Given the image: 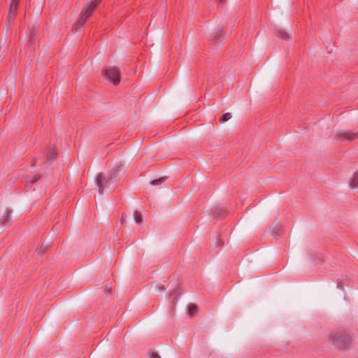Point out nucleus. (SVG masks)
Masks as SVG:
<instances>
[{
	"mask_svg": "<svg viewBox=\"0 0 358 358\" xmlns=\"http://www.w3.org/2000/svg\"><path fill=\"white\" fill-rule=\"evenodd\" d=\"M55 148L54 146H51L48 148L46 152V157L48 160H51L55 157Z\"/></svg>",
	"mask_w": 358,
	"mask_h": 358,
	"instance_id": "9",
	"label": "nucleus"
},
{
	"mask_svg": "<svg viewBox=\"0 0 358 358\" xmlns=\"http://www.w3.org/2000/svg\"><path fill=\"white\" fill-rule=\"evenodd\" d=\"M34 41V32L31 31V38H30V42L32 43Z\"/></svg>",
	"mask_w": 358,
	"mask_h": 358,
	"instance_id": "16",
	"label": "nucleus"
},
{
	"mask_svg": "<svg viewBox=\"0 0 358 358\" xmlns=\"http://www.w3.org/2000/svg\"><path fill=\"white\" fill-rule=\"evenodd\" d=\"M103 77L114 85H117L120 81L118 70L115 67L107 66L102 72Z\"/></svg>",
	"mask_w": 358,
	"mask_h": 358,
	"instance_id": "3",
	"label": "nucleus"
},
{
	"mask_svg": "<svg viewBox=\"0 0 358 358\" xmlns=\"http://www.w3.org/2000/svg\"><path fill=\"white\" fill-rule=\"evenodd\" d=\"M196 305L192 304L189 306V314H191V315L194 314L196 312Z\"/></svg>",
	"mask_w": 358,
	"mask_h": 358,
	"instance_id": "14",
	"label": "nucleus"
},
{
	"mask_svg": "<svg viewBox=\"0 0 358 358\" xmlns=\"http://www.w3.org/2000/svg\"><path fill=\"white\" fill-rule=\"evenodd\" d=\"M134 218L137 224H140L142 222V215L137 211H134Z\"/></svg>",
	"mask_w": 358,
	"mask_h": 358,
	"instance_id": "11",
	"label": "nucleus"
},
{
	"mask_svg": "<svg viewBox=\"0 0 358 358\" xmlns=\"http://www.w3.org/2000/svg\"><path fill=\"white\" fill-rule=\"evenodd\" d=\"M38 178H39V177L35 176L34 179L30 181L31 183H33V182H36V180H38Z\"/></svg>",
	"mask_w": 358,
	"mask_h": 358,
	"instance_id": "17",
	"label": "nucleus"
},
{
	"mask_svg": "<svg viewBox=\"0 0 358 358\" xmlns=\"http://www.w3.org/2000/svg\"><path fill=\"white\" fill-rule=\"evenodd\" d=\"M336 138L338 141H351L358 139V131H342L336 134Z\"/></svg>",
	"mask_w": 358,
	"mask_h": 358,
	"instance_id": "4",
	"label": "nucleus"
},
{
	"mask_svg": "<svg viewBox=\"0 0 358 358\" xmlns=\"http://www.w3.org/2000/svg\"><path fill=\"white\" fill-rule=\"evenodd\" d=\"M103 180L104 177L102 174H99L96 178V185L100 194H102L104 189Z\"/></svg>",
	"mask_w": 358,
	"mask_h": 358,
	"instance_id": "7",
	"label": "nucleus"
},
{
	"mask_svg": "<svg viewBox=\"0 0 358 358\" xmlns=\"http://www.w3.org/2000/svg\"><path fill=\"white\" fill-rule=\"evenodd\" d=\"M116 178V174L114 173V176L113 177H110V179L113 180V179H115Z\"/></svg>",
	"mask_w": 358,
	"mask_h": 358,
	"instance_id": "18",
	"label": "nucleus"
},
{
	"mask_svg": "<svg viewBox=\"0 0 358 358\" xmlns=\"http://www.w3.org/2000/svg\"><path fill=\"white\" fill-rule=\"evenodd\" d=\"M100 2L101 0H94L90 5L85 6L81 12L80 17L73 24L72 29L78 31L90 17Z\"/></svg>",
	"mask_w": 358,
	"mask_h": 358,
	"instance_id": "1",
	"label": "nucleus"
},
{
	"mask_svg": "<svg viewBox=\"0 0 358 358\" xmlns=\"http://www.w3.org/2000/svg\"><path fill=\"white\" fill-rule=\"evenodd\" d=\"M19 2H20V0H10L9 15L8 17V20H10V18L12 16L15 15L16 12L17 10Z\"/></svg>",
	"mask_w": 358,
	"mask_h": 358,
	"instance_id": "5",
	"label": "nucleus"
},
{
	"mask_svg": "<svg viewBox=\"0 0 358 358\" xmlns=\"http://www.w3.org/2000/svg\"><path fill=\"white\" fill-rule=\"evenodd\" d=\"M231 118V115L230 113H224L223 115H222L220 118V122L221 123H224L227 121H228L229 120H230Z\"/></svg>",
	"mask_w": 358,
	"mask_h": 358,
	"instance_id": "10",
	"label": "nucleus"
},
{
	"mask_svg": "<svg viewBox=\"0 0 358 358\" xmlns=\"http://www.w3.org/2000/svg\"><path fill=\"white\" fill-rule=\"evenodd\" d=\"M349 186L352 189L358 188V171L355 172L350 179Z\"/></svg>",
	"mask_w": 358,
	"mask_h": 358,
	"instance_id": "6",
	"label": "nucleus"
},
{
	"mask_svg": "<svg viewBox=\"0 0 358 358\" xmlns=\"http://www.w3.org/2000/svg\"><path fill=\"white\" fill-rule=\"evenodd\" d=\"M333 344L338 348L344 349L351 343L350 337L343 333H335L330 335Z\"/></svg>",
	"mask_w": 358,
	"mask_h": 358,
	"instance_id": "2",
	"label": "nucleus"
},
{
	"mask_svg": "<svg viewBox=\"0 0 358 358\" xmlns=\"http://www.w3.org/2000/svg\"><path fill=\"white\" fill-rule=\"evenodd\" d=\"M279 37H280L282 39H287L289 38V35L288 34H287L285 31H280L278 32V35Z\"/></svg>",
	"mask_w": 358,
	"mask_h": 358,
	"instance_id": "13",
	"label": "nucleus"
},
{
	"mask_svg": "<svg viewBox=\"0 0 358 358\" xmlns=\"http://www.w3.org/2000/svg\"><path fill=\"white\" fill-rule=\"evenodd\" d=\"M11 215V210H6L5 214L3 215V217L0 220V223L3 226H6L8 224L9 219Z\"/></svg>",
	"mask_w": 358,
	"mask_h": 358,
	"instance_id": "8",
	"label": "nucleus"
},
{
	"mask_svg": "<svg viewBox=\"0 0 358 358\" xmlns=\"http://www.w3.org/2000/svg\"><path fill=\"white\" fill-rule=\"evenodd\" d=\"M150 358H160V357L155 352L151 354Z\"/></svg>",
	"mask_w": 358,
	"mask_h": 358,
	"instance_id": "15",
	"label": "nucleus"
},
{
	"mask_svg": "<svg viewBox=\"0 0 358 358\" xmlns=\"http://www.w3.org/2000/svg\"><path fill=\"white\" fill-rule=\"evenodd\" d=\"M164 180L165 179L164 178H159V179H157V180H154L150 182V184L152 185H153V186L154 185H159L162 184V182H164Z\"/></svg>",
	"mask_w": 358,
	"mask_h": 358,
	"instance_id": "12",
	"label": "nucleus"
}]
</instances>
